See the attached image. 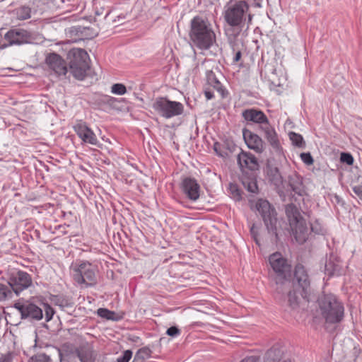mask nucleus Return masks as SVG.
<instances>
[{"label": "nucleus", "mask_w": 362, "mask_h": 362, "mask_svg": "<svg viewBox=\"0 0 362 362\" xmlns=\"http://www.w3.org/2000/svg\"><path fill=\"white\" fill-rule=\"evenodd\" d=\"M204 94L207 100H211L214 98V93L210 90H206Z\"/></svg>", "instance_id": "nucleus-47"}, {"label": "nucleus", "mask_w": 362, "mask_h": 362, "mask_svg": "<svg viewBox=\"0 0 362 362\" xmlns=\"http://www.w3.org/2000/svg\"><path fill=\"white\" fill-rule=\"evenodd\" d=\"M209 83L214 86L218 91L222 90L221 83L214 76L209 75L208 76Z\"/></svg>", "instance_id": "nucleus-35"}, {"label": "nucleus", "mask_w": 362, "mask_h": 362, "mask_svg": "<svg viewBox=\"0 0 362 362\" xmlns=\"http://www.w3.org/2000/svg\"><path fill=\"white\" fill-rule=\"evenodd\" d=\"M259 128L264 133L267 141L274 148H278L279 147L278 136L274 128L270 124L269 119Z\"/></svg>", "instance_id": "nucleus-21"}, {"label": "nucleus", "mask_w": 362, "mask_h": 362, "mask_svg": "<svg viewBox=\"0 0 362 362\" xmlns=\"http://www.w3.org/2000/svg\"><path fill=\"white\" fill-rule=\"evenodd\" d=\"M242 115L246 121L258 124L259 127L268 120L262 111L256 109H247L243 112Z\"/></svg>", "instance_id": "nucleus-19"}, {"label": "nucleus", "mask_w": 362, "mask_h": 362, "mask_svg": "<svg viewBox=\"0 0 362 362\" xmlns=\"http://www.w3.org/2000/svg\"><path fill=\"white\" fill-rule=\"evenodd\" d=\"M249 5L245 1H238L233 4L226 6L223 18L230 26L238 27L242 24L244 16L249 11Z\"/></svg>", "instance_id": "nucleus-8"}, {"label": "nucleus", "mask_w": 362, "mask_h": 362, "mask_svg": "<svg viewBox=\"0 0 362 362\" xmlns=\"http://www.w3.org/2000/svg\"><path fill=\"white\" fill-rule=\"evenodd\" d=\"M259 128L264 133L267 141L274 148H278L279 147L278 136L274 128L270 124L269 119Z\"/></svg>", "instance_id": "nucleus-20"}, {"label": "nucleus", "mask_w": 362, "mask_h": 362, "mask_svg": "<svg viewBox=\"0 0 362 362\" xmlns=\"http://www.w3.org/2000/svg\"><path fill=\"white\" fill-rule=\"evenodd\" d=\"M282 357L281 351L277 348H272L265 356L264 362H280Z\"/></svg>", "instance_id": "nucleus-25"}, {"label": "nucleus", "mask_w": 362, "mask_h": 362, "mask_svg": "<svg viewBox=\"0 0 362 362\" xmlns=\"http://www.w3.org/2000/svg\"><path fill=\"white\" fill-rule=\"evenodd\" d=\"M257 359L255 356H249L243 359L240 362H257Z\"/></svg>", "instance_id": "nucleus-45"}, {"label": "nucleus", "mask_w": 362, "mask_h": 362, "mask_svg": "<svg viewBox=\"0 0 362 362\" xmlns=\"http://www.w3.org/2000/svg\"><path fill=\"white\" fill-rule=\"evenodd\" d=\"M14 308L21 313L22 318L30 317L39 320L43 317L42 310L29 301L16 303Z\"/></svg>", "instance_id": "nucleus-11"}, {"label": "nucleus", "mask_w": 362, "mask_h": 362, "mask_svg": "<svg viewBox=\"0 0 362 362\" xmlns=\"http://www.w3.org/2000/svg\"><path fill=\"white\" fill-rule=\"evenodd\" d=\"M294 279L298 285L302 288L301 296L307 298L310 287V280L307 272L303 265L298 264L295 268Z\"/></svg>", "instance_id": "nucleus-14"}, {"label": "nucleus", "mask_w": 362, "mask_h": 362, "mask_svg": "<svg viewBox=\"0 0 362 362\" xmlns=\"http://www.w3.org/2000/svg\"><path fill=\"white\" fill-rule=\"evenodd\" d=\"M190 39L201 49H208L216 40V35L211 24L201 17L196 16L191 21Z\"/></svg>", "instance_id": "nucleus-2"}, {"label": "nucleus", "mask_w": 362, "mask_h": 362, "mask_svg": "<svg viewBox=\"0 0 362 362\" xmlns=\"http://www.w3.org/2000/svg\"><path fill=\"white\" fill-rule=\"evenodd\" d=\"M154 111L160 116L169 119L183 112V105L179 102L170 101L166 98H157L153 103Z\"/></svg>", "instance_id": "nucleus-9"}, {"label": "nucleus", "mask_w": 362, "mask_h": 362, "mask_svg": "<svg viewBox=\"0 0 362 362\" xmlns=\"http://www.w3.org/2000/svg\"><path fill=\"white\" fill-rule=\"evenodd\" d=\"M166 333L170 337H176L180 334V331L177 327L173 326L167 329Z\"/></svg>", "instance_id": "nucleus-41"}, {"label": "nucleus", "mask_w": 362, "mask_h": 362, "mask_svg": "<svg viewBox=\"0 0 362 362\" xmlns=\"http://www.w3.org/2000/svg\"><path fill=\"white\" fill-rule=\"evenodd\" d=\"M46 63L58 75H65L67 72L65 62L57 54L52 53L47 55Z\"/></svg>", "instance_id": "nucleus-16"}, {"label": "nucleus", "mask_w": 362, "mask_h": 362, "mask_svg": "<svg viewBox=\"0 0 362 362\" xmlns=\"http://www.w3.org/2000/svg\"><path fill=\"white\" fill-rule=\"evenodd\" d=\"M250 233H251L252 238L255 240L256 243L259 245V240L257 239V228H256V226L255 225H252V226L251 227Z\"/></svg>", "instance_id": "nucleus-42"}, {"label": "nucleus", "mask_w": 362, "mask_h": 362, "mask_svg": "<svg viewBox=\"0 0 362 362\" xmlns=\"http://www.w3.org/2000/svg\"><path fill=\"white\" fill-rule=\"evenodd\" d=\"M269 262L274 274L270 276L275 284V289L278 293H284L291 288V284L288 277L291 273V265L288 260L280 252H274L269 257Z\"/></svg>", "instance_id": "nucleus-1"}, {"label": "nucleus", "mask_w": 362, "mask_h": 362, "mask_svg": "<svg viewBox=\"0 0 362 362\" xmlns=\"http://www.w3.org/2000/svg\"><path fill=\"white\" fill-rule=\"evenodd\" d=\"M241 56H242L241 52L240 51L237 52L233 58V62H238L240 59Z\"/></svg>", "instance_id": "nucleus-46"}, {"label": "nucleus", "mask_w": 362, "mask_h": 362, "mask_svg": "<svg viewBox=\"0 0 362 362\" xmlns=\"http://www.w3.org/2000/svg\"><path fill=\"white\" fill-rule=\"evenodd\" d=\"M46 321H49L54 313L53 308L47 304L44 305Z\"/></svg>", "instance_id": "nucleus-38"}, {"label": "nucleus", "mask_w": 362, "mask_h": 362, "mask_svg": "<svg viewBox=\"0 0 362 362\" xmlns=\"http://www.w3.org/2000/svg\"><path fill=\"white\" fill-rule=\"evenodd\" d=\"M341 266L339 263V261L336 260L334 258L329 257V259L325 263V273L329 276H332L334 274H339Z\"/></svg>", "instance_id": "nucleus-24"}, {"label": "nucleus", "mask_w": 362, "mask_h": 362, "mask_svg": "<svg viewBox=\"0 0 362 362\" xmlns=\"http://www.w3.org/2000/svg\"><path fill=\"white\" fill-rule=\"evenodd\" d=\"M257 210L262 216L268 233L277 239L281 222L276 218V212L267 200L259 199L256 204Z\"/></svg>", "instance_id": "nucleus-6"}, {"label": "nucleus", "mask_w": 362, "mask_h": 362, "mask_svg": "<svg viewBox=\"0 0 362 362\" xmlns=\"http://www.w3.org/2000/svg\"><path fill=\"white\" fill-rule=\"evenodd\" d=\"M267 177L274 185L279 187L283 184L282 177L276 167L269 166L267 169Z\"/></svg>", "instance_id": "nucleus-23"}, {"label": "nucleus", "mask_w": 362, "mask_h": 362, "mask_svg": "<svg viewBox=\"0 0 362 362\" xmlns=\"http://www.w3.org/2000/svg\"><path fill=\"white\" fill-rule=\"evenodd\" d=\"M288 303L290 308L293 310L296 309L300 303L299 298L296 295V290L292 292L289 291L288 293Z\"/></svg>", "instance_id": "nucleus-28"}, {"label": "nucleus", "mask_w": 362, "mask_h": 362, "mask_svg": "<svg viewBox=\"0 0 362 362\" xmlns=\"http://www.w3.org/2000/svg\"><path fill=\"white\" fill-rule=\"evenodd\" d=\"M111 92L115 95H122L127 93V88L122 83H115L111 87Z\"/></svg>", "instance_id": "nucleus-31"}, {"label": "nucleus", "mask_w": 362, "mask_h": 362, "mask_svg": "<svg viewBox=\"0 0 362 362\" xmlns=\"http://www.w3.org/2000/svg\"><path fill=\"white\" fill-rule=\"evenodd\" d=\"M237 160L242 170H244L245 169L255 170L259 167L257 158L250 153L241 151L238 155Z\"/></svg>", "instance_id": "nucleus-18"}, {"label": "nucleus", "mask_w": 362, "mask_h": 362, "mask_svg": "<svg viewBox=\"0 0 362 362\" xmlns=\"http://www.w3.org/2000/svg\"><path fill=\"white\" fill-rule=\"evenodd\" d=\"M78 357L81 362H94L95 360L93 353L90 350L80 351Z\"/></svg>", "instance_id": "nucleus-30"}, {"label": "nucleus", "mask_w": 362, "mask_h": 362, "mask_svg": "<svg viewBox=\"0 0 362 362\" xmlns=\"http://www.w3.org/2000/svg\"><path fill=\"white\" fill-rule=\"evenodd\" d=\"M16 16L19 20H25L30 18V8L22 6L16 10Z\"/></svg>", "instance_id": "nucleus-29"}, {"label": "nucleus", "mask_w": 362, "mask_h": 362, "mask_svg": "<svg viewBox=\"0 0 362 362\" xmlns=\"http://www.w3.org/2000/svg\"><path fill=\"white\" fill-rule=\"evenodd\" d=\"M247 188L248 191L251 192H255L257 189V187L255 182H250L248 183Z\"/></svg>", "instance_id": "nucleus-43"}, {"label": "nucleus", "mask_w": 362, "mask_h": 362, "mask_svg": "<svg viewBox=\"0 0 362 362\" xmlns=\"http://www.w3.org/2000/svg\"><path fill=\"white\" fill-rule=\"evenodd\" d=\"M290 139L292 141L293 144H295L296 146H302L303 139L301 135L292 132L290 134Z\"/></svg>", "instance_id": "nucleus-34"}, {"label": "nucleus", "mask_w": 362, "mask_h": 362, "mask_svg": "<svg viewBox=\"0 0 362 362\" xmlns=\"http://www.w3.org/2000/svg\"><path fill=\"white\" fill-rule=\"evenodd\" d=\"M243 137L249 148L254 150L257 153H262L264 151V142L257 134L252 133L250 130L244 129Z\"/></svg>", "instance_id": "nucleus-17"}, {"label": "nucleus", "mask_w": 362, "mask_h": 362, "mask_svg": "<svg viewBox=\"0 0 362 362\" xmlns=\"http://www.w3.org/2000/svg\"><path fill=\"white\" fill-rule=\"evenodd\" d=\"M300 158L307 165H311L313 163V159L310 153H302L300 154Z\"/></svg>", "instance_id": "nucleus-40"}, {"label": "nucleus", "mask_w": 362, "mask_h": 362, "mask_svg": "<svg viewBox=\"0 0 362 362\" xmlns=\"http://www.w3.org/2000/svg\"><path fill=\"white\" fill-rule=\"evenodd\" d=\"M182 189L187 197L193 201L199 197L200 186L197 180L191 177H185L182 180Z\"/></svg>", "instance_id": "nucleus-15"}, {"label": "nucleus", "mask_w": 362, "mask_h": 362, "mask_svg": "<svg viewBox=\"0 0 362 362\" xmlns=\"http://www.w3.org/2000/svg\"><path fill=\"white\" fill-rule=\"evenodd\" d=\"M29 362H52V360L46 354H39L32 357Z\"/></svg>", "instance_id": "nucleus-33"}, {"label": "nucleus", "mask_w": 362, "mask_h": 362, "mask_svg": "<svg viewBox=\"0 0 362 362\" xmlns=\"http://www.w3.org/2000/svg\"><path fill=\"white\" fill-rule=\"evenodd\" d=\"M283 362H291V361H289V360H286V361H284Z\"/></svg>", "instance_id": "nucleus-51"}, {"label": "nucleus", "mask_w": 362, "mask_h": 362, "mask_svg": "<svg viewBox=\"0 0 362 362\" xmlns=\"http://www.w3.org/2000/svg\"><path fill=\"white\" fill-rule=\"evenodd\" d=\"M235 185H230V189H233V190L234 189V192H235V196L237 197V199H240V194L239 191L237 189H235Z\"/></svg>", "instance_id": "nucleus-48"}, {"label": "nucleus", "mask_w": 362, "mask_h": 362, "mask_svg": "<svg viewBox=\"0 0 362 362\" xmlns=\"http://www.w3.org/2000/svg\"><path fill=\"white\" fill-rule=\"evenodd\" d=\"M7 47V45H1L0 44V49H4V48H6Z\"/></svg>", "instance_id": "nucleus-49"}, {"label": "nucleus", "mask_w": 362, "mask_h": 362, "mask_svg": "<svg viewBox=\"0 0 362 362\" xmlns=\"http://www.w3.org/2000/svg\"><path fill=\"white\" fill-rule=\"evenodd\" d=\"M341 161L346 163L348 165H352L354 163V158L352 156L347 153H342L340 157Z\"/></svg>", "instance_id": "nucleus-37"}, {"label": "nucleus", "mask_w": 362, "mask_h": 362, "mask_svg": "<svg viewBox=\"0 0 362 362\" xmlns=\"http://www.w3.org/2000/svg\"><path fill=\"white\" fill-rule=\"evenodd\" d=\"M4 38L8 41V45H21L27 43L30 40V36L28 32L23 29H12L8 31Z\"/></svg>", "instance_id": "nucleus-13"}, {"label": "nucleus", "mask_w": 362, "mask_h": 362, "mask_svg": "<svg viewBox=\"0 0 362 362\" xmlns=\"http://www.w3.org/2000/svg\"><path fill=\"white\" fill-rule=\"evenodd\" d=\"M318 311L327 323L339 322L344 317V305L332 293H322L317 299Z\"/></svg>", "instance_id": "nucleus-3"}, {"label": "nucleus", "mask_w": 362, "mask_h": 362, "mask_svg": "<svg viewBox=\"0 0 362 362\" xmlns=\"http://www.w3.org/2000/svg\"><path fill=\"white\" fill-rule=\"evenodd\" d=\"M69 71L74 78L83 80L89 69V57L83 49L74 48L69 52Z\"/></svg>", "instance_id": "nucleus-5"}, {"label": "nucleus", "mask_w": 362, "mask_h": 362, "mask_svg": "<svg viewBox=\"0 0 362 362\" xmlns=\"http://www.w3.org/2000/svg\"><path fill=\"white\" fill-rule=\"evenodd\" d=\"M74 129L78 137L85 143L97 146L98 140L95 133L90 129L85 122H78Z\"/></svg>", "instance_id": "nucleus-12"}, {"label": "nucleus", "mask_w": 362, "mask_h": 362, "mask_svg": "<svg viewBox=\"0 0 362 362\" xmlns=\"http://www.w3.org/2000/svg\"><path fill=\"white\" fill-rule=\"evenodd\" d=\"M252 21V16L250 14L248 15V21L250 22Z\"/></svg>", "instance_id": "nucleus-50"}, {"label": "nucleus", "mask_w": 362, "mask_h": 362, "mask_svg": "<svg viewBox=\"0 0 362 362\" xmlns=\"http://www.w3.org/2000/svg\"><path fill=\"white\" fill-rule=\"evenodd\" d=\"M151 355V351L146 347L140 349L136 354L132 362H144L149 358Z\"/></svg>", "instance_id": "nucleus-27"}, {"label": "nucleus", "mask_w": 362, "mask_h": 362, "mask_svg": "<svg viewBox=\"0 0 362 362\" xmlns=\"http://www.w3.org/2000/svg\"><path fill=\"white\" fill-rule=\"evenodd\" d=\"M286 214L296 241L300 244L305 243L308 235V226L298 208L293 204H288L286 207Z\"/></svg>", "instance_id": "nucleus-4"}, {"label": "nucleus", "mask_w": 362, "mask_h": 362, "mask_svg": "<svg viewBox=\"0 0 362 362\" xmlns=\"http://www.w3.org/2000/svg\"><path fill=\"white\" fill-rule=\"evenodd\" d=\"M132 356V352L130 350L125 351L122 356L117 358V362H129Z\"/></svg>", "instance_id": "nucleus-39"}, {"label": "nucleus", "mask_w": 362, "mask_h": 362, "mask_svg": "<svg viewBox=\"0 0 362 362\" xmlns=\"http://www.w3.org/2000/svg\"><path fill=\"white\" fill-rule=\"evenodd\" d=\"M288 184L295 194L300 196H303L305 194L302 178L296 173H293L288 176Z\"/></svg>", "instance_id": "nucleus-22"}, {"label": "nucleus", "mask_w": 362, "mask_h": 362, "mask_svg": "<svg viewBox=\"0 0 362 362\" xmlns=\"http://www.w3.org/2000/svg\"><path fill=\"white\" fill-rule=\"evenodd\" d=\"M74 280L86 287L96 284V274L93 266L87 262H76L71 266Z\"/></svg>", "instance_id": "nucleus-7"}, {"label": "nucleus", "mask_w": 362, "mask_h": 362, "mask_svg": "<svg viewBox=\"0 0 362 362\" xmlns=\"http://www.w3.org/2000/svg\"><path fill=\"white\" fill-rule=\"evenodd\" d=\"M98 315L103 317L107 320H114V316L115 313L112 311H110L107 309L105 308H99L97 311Z\"/></svg>", "instance_id": "nucleus-32"}, {"label": "nucleus", "mask_w": 362, "mask_h": 362, "mask_svg": "<svg viewBox=\"0 0 362 362\" xmlns=\"http://www.w3.org/2000/svg\"><path fill=\"white\" fill-rule=\"evenodd\" d=\"M13 291L9 281L7 284L0 283V301H4L11 298Z\"/></svg>", "instance_id": "nucleus-26"}, {"label": "nucleus", "mask_w": 362, "mask_h": 362, "mask_svg": "<svg viewBox=\"0 0 362 362\" xmlns=\"http://www.w3.org/2000/svg\"><path fill=\"white\" fill-rule=\"evenodd\" d=\"M354 193L362 199V186H356L353 188Z\"/></svg>", "instance_id": "nucleus-44"}, {"label": "nucleus", "mask_w": 362, "mask_h": 362, "mask_svg": "<svg viewBox=\"0 0 362 362\" xmlns=\"http://www.w3.org/2000/svg\"><path fill=\"white\" fill-rule=\"evenodd\" d=\"M14 354L11 351H8L5 354L0 355V362H12Z\"/></svg>", "instance_id": "nucleus-36"}, {"label": "nucleus", "mask_w": 362, "mask_h": 362, "mask_svg": "<svg viewBox=\"0 0 362 362\" xmlns=\"http://www.w3.org/2000/svg\"><path fill=\"white\" fill-rule=\"evenodd\" d=\"M13 292L18 295L22 291L30 287L32 284V278L27 272L19 271L13 275L9 279Z\"/></svg>", "instance_id": "nucleus-10"}]
</instances>
